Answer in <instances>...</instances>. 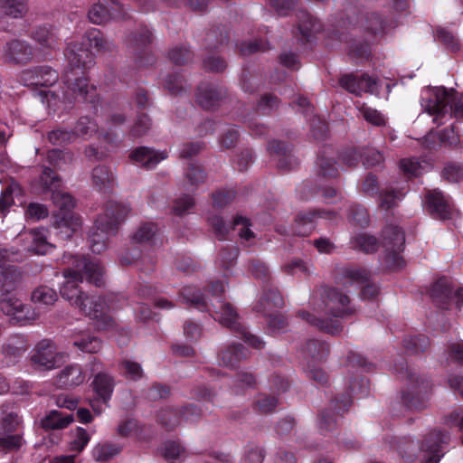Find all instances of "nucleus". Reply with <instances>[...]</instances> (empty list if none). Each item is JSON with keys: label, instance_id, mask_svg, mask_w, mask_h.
<instances>
[{"label": "nucleus", "instance_id": "f257e3e1", "mask_svg": "<svg viewBox=\"0 0 463 463\" xmlns=\"http://www.w3.org/2000/svg\"><path fill=\"white\" fill-rule=\"evenodd\" d=\"M64 55L68 61V67L63 76L67 88L83 101L94 103L96 88L90 85L88 79L83 75L84 71L90 69L95 64L94 53L85 42H73L67 45Z\"/></svg>", "mask_w": 463, "mask_h": 463}, {"label": "nucleus", "instance_id": "f03ea898", "mask_svg": "<svg viewBox=\"0 0 463 463\" xmlns=\"http://www.w3.org/2000/svg\"><path fill=\"white\" fill-rule=\"evenodd\" d=\"M44 190L51 192V199L56 207L52 212V224L57 229H65L67 238H71L80 226V217L73 212L74 201L71 194L60 190L61 179L50 167L43 169L40 176Z\"/></svg>", "mask_w": 463, "mask_h": 463}, {"label": "nucleus", "instance_id": "7ed1b4c3", "mask_svg": "<svg viewBox=\"0 0 463 463\" xmlns=\"http://www.w3.org/2000/svg\"><path fill=\"white\" fill-rule=\"evenodd\" d=\"M394 372L399 377L406 378L411 383L408 391L401 392L402 406L411 411L425 410L428 407V398L425 395L432 388L430 382L409 368L402 358L394 364Z\"/></svg>", "mask_w": 463, "mask_h": 463}, {"label": "nucleus", "instance_id": "20e7f679", "mask_svg": "<svg viewBox=\"0 0 463 463\" xmlns=\"http://www.w3.org/2000/svg\"><path fill=\"white\" fill-rule=\"evenodd\" d=\"M63 258L67 259L65 261L69 265L63 269V276L76 277L80 282L86 279L96 287H100L103 284L102 268L95 259L78 254L65 255Z\"/></svg>", "mask_w": 463, "mask_h": 463}, {"label": "nucleus", "instance_id": "39448f33", "mask_svg": "<svg viewBox=\"0 0 463 463\" xmlns=\"http://www.w3.org/2000/svg\"><path fill=\"white\" fill-rule=\"evenodd\" d=\"M152 41L153 33L145 25L129 34L127 44L137 67H147L155 62L156 59L150 50Z\"/></svg>", "mask_w": 463, "mask_h": 463}, {"label": "nucleus", "instance_id": "423d86ee", "mask_svg": "<svg viewBox=\"0 0 463 463\" xmlns=\"http://www.w3.org/2000/svg\"><path fill=\"white\" fill-rule=\"evenodd\" d=\"M448 107L456 118L463 119V93L440 87L436 90L435 100L430 101L426 110L438 118L443 117L448 112Z\"/></svg>", "mask_w": 463, "mask_h": 463}, {"label": "nucleus", "instance_id": "0eeeda50", "mask_svg": "<svg viewBox=\"0 0 463 463\" xmlns=\"http://www.w3.org/2000/svg\"><path fill=\"white\" fill-rule=\"evenodd\" d=\"M215 313L216 320L227 328L238 332L248 345L256 349L264 347L265 343L260 337L248 332L246 328L239 323V315L231 303L221 302Z\"/></svg>", "mask_w": 463, "mask_h": 463}, {"label": "nucleus", "instance_id": "6e6552de", "mask_svg": "<svg viewBox=\"0 0 463 463\" xmlns=\"http://www.w3.org/2000/svg\"><path fill=\"white\" fill-rule=\"evenodd\" d=\"M352 404L351 395L348 392L335 396L330 402L329 407L321 410L317 414L318 427L322 433L336 430L338 418Z\"/></svg>", "mask_w": 463, "mask_h": 463}, {"label": "nucleus", "instance_id": "1a4fd4ad", "mask_svg": "<svg viewBox=\"0 0 463 463\" xmlns=\"http://www.w3.org/2000/svg\"><path fill=\"white\" fill-rule=\"evenodd\" d=\"M355 313V309L348 307L345 309L332 310L331 317L326 318H318L315 315L306 311L299 310L297 316L307 322L309 325L317 327L320 331L331 335H338L343 331V325L338 319L352 316Z\"/></svg>", "mask_w": 463, "mask_h": 463}, {"label": "nucleus", "instance_id": "9d476101", "mask_svg": "<svg viewBox=\"0 0 463 463\" xmlns=\"http://www.w3.org/2000/svg\"><path fill=\"white\" fill-rule=\"evenodd\" d=\"M453 286L450 280L443 276L438 279L430 289V297L435 307L440 309H449L452 300L456 298L458 308L463 305V288H458L453 293Z\"/></svg>", "mask_w": 463, "mask_h": 463}, {"label": "nucleus", "instance_id": "9b49d317", "mask_svg": "<svg viewBox=\"0 0 463 463\" xmlns=\"http://www.w3.org/2000/svg\"><path fill=\"white\" fill-rule=\"evenodd\" d=\"M79 308L85 316L96 321L95 326L98 330H109L116 325L107 312L109 307L102 297L85 296Z\"/></svg>", "mask_w": 463, "mask_h": 463}, {"label": "nucleus", "instance_id": "f8f14e48", "mask_svg": "<svg viewBox=\"0 0 463 463\" xmlns=\"http://www.w3.org/2000/svg\"><path fill=\"white\" fill-rule=\"evenodd\" d=\"M130 212L128 204L109 201L105 205V213L95 221L99 229L105 232H117L118 226L126 220Z\"/></svg>", "mask_w": 463, "mask_h": 463}, {"label": "nucleus", "instance_id": "ddd939ff", "mask_svg": "<svg viewBox=\"0 0 463 463\" xmlns=\"http://www.w3.org/2000/svg\"><path fill=\"white\" fill-rule=\"evenodd\" d=\"M335 216V212L323 209H313L307 212H299L291 225V232L297 236H308L316 228L317 218L332 219Z\"/></svg>", "mask_w": 463, "mask_h": 463}, {"label": "nucleus", "instance_id": "4468645a", "mask_svg": "<svg viewBox=\"0 0 463 463\" xmlns=\"http://www.w3.org/2000/svg\"><path fill=\"white\" fill-rule=\"evenodd\" d=\"M33 50L26 42L14 39L4 47L3 59L7 64L24 65L32 61Z\"/></svg>", "mask_w": 463, "mask_h": 463}, {"label": "nucleus", "instance_id": "2eb2a0df", "mask_svg": "<svg viewBox=\"0 0 463 463\" xmlns=\"http://www.w3.org/2000/svg\"><path fill=\"white\" fill-rule=\"evenodd\" d=\"M449 436L447 432L433 430L424 436L420 449L429 455L423 463H438L442 457L441 445L447 443Z\"/></svg>", "mask_w": 463, "mask_h": 463}, {"label": "nucleus", "instance_id": "dca6fc26", "mask_svg": "<svg viewBox=\"0 0 463 463\" xmlns=\"http://www.w3.org/2000/svg\"><path fill=\"white\" fill-rule=\"evenodd\" d=\"M32 364L40 371L51 370L56 367V351L52 342L50 340L41 341L31 356Z\"/></svg>", "mask_w": 463, "mask_h": 463}, {"label": "nucleus", "instance_id": "f3484780", "mask_svg": "<svg viewBox=\"0 0 463 463\" xmlns=\"http://www.w3.org/2000/svg\"><path fill=\"white\" fill-rule=\"evenodd\" d=\"M425 198L428 211L432 217L442 221L451 218V206L441 191L429 190Z\"/></svg>", "mask_w": 463, "mask_h": 463}, {"label": "nucleus", "instance_id": "a211bd4d", "mask_svg": "<svg viewBox=\"0 0 463 463\" xmlns=\"http://www.w3.org/2000/svg\"><path fill=\"white\" fill-rule=\"evenodd\" d=\"M226 90L212 83H203L198 87L197 100L204 109H212L220 105Z\"/></svg>", "mask_w": 463, "mask_h": 463}, {"label": "nucleus", "instance_id": "6ab92c4d", "mask_svg": "<svg viewBox=\"0 0 463 463\" xmlns=\"http://www.w3.org/2000/svg\"><path fill=\"white\" fill-rule=\"evenodd\" d=\"M0 309L5 315L13 317L18 322L26 321L31 318L29 316L30 307L24 305L22 300L10 294L1 295Z\"/></svg>", "mask_w": 463, "mask_h": 463}, {"label": "nucleus", "instance_id": "aec40b11", "mask_svg": "<svg viewBox=\"0 0 463 463\" xmlns=\"http://www.w3.org/2000/svg\"><path fill=\"white\" fill-rule=\"evenodd\" d=\"M166 152H157L147 146L137 147L130 154V158L133 161L146 169L155 167L160 161L166 158Z\"/></svg>", "mask_w": 463, "mask_h": 463}, {"label": "nucleus", "instance_id": "412c9836", "mask_svg": "<svg viewBox=\"0 0 463 463\" xmlns=\"http://www.w3.org/2000/svg\"><path fill=\"white\" fill-rule=\"evenodd\" d=\"M262 290V295L254 307L257 312L265 313L272 308H281L284 306V299L278 288L263 285Z\"/></svg>", "mask_w": 463, "mask_h": 463}, {"label": "nucleus", "instance_id": "4be33fe9", "mask_svg": "<svg viewBox=\"0 0 463 463\" xmlns=\"http://www.w3.org/2000/svg\"><path fill=\"white\" fill-rule=\"evenodd\" d=\"M86 44L93 47L99 53H112L117 46L113 41L105 37V35L97 28H91L86 31L83 36Z\"/></svg>", "mask_w": 463, "mask_h": 463}, {"label": "nucleus", "instance_id": "5701e85b", "mask_svg": "<svg viewBox=\"0 0 463 463\" xmlns=\"http://www.w3.org/2000/svg\"><path fill=\"white\" fill-rule=\"evenodd\" d=\"M23 280V272L14 265H8L0 270V293L11 294Z\"/></svg>", "mask_w": 463, "mask_h": 463}, {"label": "nucleus", "instance_id": "b1692460", "mask_svg": "<svg viewBox=\"0 0 463 463\" xmlns=\"http://www.w3.org/2000/svg\"><path fill=\"white\" fill-rule=\"evenodd\" d=\"M91 386L97 399L102 401L104 404H107L111 398L115 380L111 375L106 373H99L94 376Z\"/></svg>", "mask_w": 463, "mask_h": 463}, {"label": "nucleus", "instance_id": "393cba45", "mask_svg": "<svg viewBox=\"0 0 463 463\" xmlns=\"http://www.w3.org/2000/svg\"><path fill=\"white\" fill-rule=\"evenodd\" d=\"M25 80H31V84L42 87L52 86L58 80V73L49 66H37L24 72Z\"/></svg>", "mask_w": 463, "mask_h": 463}, {"label": "nucleus", "instance_id": "a878e982", "mask_svg": "<svg viewBox=\"0 0 463 463\" xmlns=\"http://www.w3.org/2000/svg\"><path fill=\"white\" fill-rule=\"evenodd\" d=\"M84 379L81 367L78 364H71L62 369L56 376V384L60 388H74L81 384Z\"/></svg>", "mask_w": 463, "mask_h": 463}, {"label": "nucleus", "instance_id": "bb28decb", "mask_svg": "<svg viewBox=\"0 0 463 463\" xmlns=\"http://www.w3.org/2000/svg\"><path fill=\"white\" fill-rule=\"evenodd\" d=\"M65 281L60 288L61 298L68 300L71 306L79 307L85 298L84 292L79 288L80 280L72 276H64Z\"/></svg>", "mask_w": 463, "mask_h": 463}, {"label": "nucleus", "instance_id": "cd10ccee", "mask_svg": "<svg viewBox=\"0 0 463 463\" xmlns=\"http://www.w3.org/2000/svg\"><path fill=\"white\" fill-rule=\"evenodd\" d=\"M249 354L248 349L241 344H232L222 350L219 357L223 366L231 369L236 368L238 364L247 359Z\"/></svg>", "mask_w": 463, "mask_h": 463}, {"label": "nucleus", "instance_id": "c85d7f7f", "mask_svg": "<svg viewBox=\"0 0 463 463\" xmlns=\"http://www.w3.org/2000/svg\"><path fill=\"white\" fill-rule=\"evenodd\" d=\"M0 434L17 433L22 425V420L18 413L12 409V403L5 402L1 406Z\"/></svg>", "mask_w": 463, "mask_h": 463}, {"label": "nucleus", "instance_id": "c756f323", "mask_svg": "<svg viewBox=\"0 0 463 463\" xmlns=\"http://www.w3.org/2000/svg\"><path fill=\"white\" fill-rule=\"evenodd\" d=\"M298 30L306 42H309L314 33L322 31V24L316 17L304 10H299L298 14Z\"/></svg>", "mask_w": 463, "mask_h": 463}, {"label": "nucleus", "instance_id": "7c9ffc66", "mask_svg": "<svg viewBox=\"0 0 463 463\" xmlns=\"http://www.w3.org/2000/svg\"><path fill=\"white\" fill-rule=\"evenodd\" d=\"M185 182L184 189L189 192L195 190L199 184H203L207 179V173L203 165L195 163H189L184 174Z\"/></svg>", "mask_w": 463, "mask_h": 463}, {"label": "nucleus", "instance_id": "2f4dec72", "mask_svg": "<svg viewBox=\"0 0 463 463\" xmlns=\"http://www.w3.org/2000/svg\"><path fill=\"white\" fill-rule=\"evenodd\" d=\"M320 298L324 304V307H318L320 309L335 306H346L350 299L347 295L343 294L338 288L321 287L319 290Z\"/></svg>", "mask_w": 463, "mask_h": 463}, {"label": "nucleus", "instance_id": "473e14b6", "mask_svg": "<svg viewBox=\"0 0 463 463\" xmlns=\"http://www.w3.org/2000/svg\"><path fill=\"white\" fill-rule=\"evenodd\" d=\"M227 42L228 33L224 27L213 26L206 32L203 45L208 52H215Z\"/></svg>", "mask_w": 463, "mask_h": 463}, {"label": "nucleus", "instance_id": "72a5a7b5", "mask_svg": "<svg viewBox=\"0 0 463 463\" xmlns=\"http://www.w3.org/2000/svg\"><path fill=\"white\" fill-rule=\"evenodd\" d=\"M73 414L63 415L61 412L53 410L51 411L44 418L41 420V426L44 430H61L66 428L70 423L73 421Z\"/></svg>", "mask_w": 463, "mask_h": 463}, {"label": "nucleus", "instance_id": "f704fd0d", "mask_svg": "<svg viewBox=\"0 0 463 463\" xmlns=\"http://www.w3.org/2000/svg\"><path fill=\"white\" fill-rule=\"evenodd\" d=\"M93 185L99 191H107L113 186L114 175L110 168L99 165L93 168L91 174Z\"/></svg>", "mask_w": 463, "mask_h": 463}, {"label": "nucleus", "instance_id": "c9c22d12", "mask_svg": "<svg viewBox=\"0 0 463 463\" xmlns=\"http://www.w3.org/2000/svg\"><path fill=\"white\" fill-rule=\"evenodd\" d=\"M405 234L398 226L387 225L383 230V246L384 248L404 249Z\"/></svg>", "mask_w": 463, "mask_h": 463}, {"label": "nucleus", "instance_id": "e433bc0d", "mask_svg": "<svg viewBox=\"0 0 463 463\" xmlns=\"http://www.w3.org/2000/svg\"><path fill=\"white\" fill-rule=\"evenodd\" d=\"M327 149L325 147L319 151L317 158V175L325 178H335L338 176L339 172L335 166L334 158L326 156Z\"/></svg>", "mask_w": 463, "mask_h": 463}, {"label": "nucleus", "instance_id": "4c0bfd02", "mask_svg": "<svg viewBox=\"0 0 463 463\" xmlns=\"http://www.w3.org/2000/svg\"><path fill=\"white\" fill-rule=\"evenodd\" d=\"M159 228L155 222H143L137 231L132 234L131 238L135 243L154 244L158 234Z\"/></svg>", "mask_w": 463, "mask_h": 463}, {"label": "nucleus", "instance_id": "58836bf2", "mask_svg": "<svg viewBox=\"0 0 463 463\" xmlns=\"http://www.w3.org/2000/svg\"><path fill=\"white\" fill-rule=\"evenodd\" d=\"M302 351L314 361L322 362L327 358L330 348L325 341L310 339L306 342Z\"/></svg>", "mask_w": 463, "mask_h": 463}, {"label": "nucleus", "instance_id": "ea45409f", "mask_svg": "<svg viewBox=\"0 0 463 463\" xmlns=\"http://www.w3.org/2000/svg\"><path fill=\"white\" fill-rule=\"evenodd\" d=\"M24 444L23 432L0 434V453H16Z\"/></svg>", "mask_w": 463, "mask_h": 463}, {"label": "nucleus", "instance_id": "a19ab883", "mask_svg": "<svg viewBox=\"0 0 463 463\" xmlns=\"http://www.w3.org/2000/svg\"><path fill=\"white\" fill-rule=\"evenodd\" d=\"M72 345L82 352L96 354L101 349L102 341L95 335L82 334L73 337Z\"/></svg>", "mask_w": 463, "mask_h": 463}, {"label": "nucleus", "instance_id": "79ce46f5", "mask_svg": "<svg viewBox=\"0 0 463 463\" xmlns=\"http://www.w3.org/2000/svg\"><path fill=\"white\" fill-rule=\"evenodd\" d=\"M23 194L21 185L16 182H12L2 192L0 197V214L5 217L9 208L14 204V196Z\"/></svg>", "mask_w": 463, "mask_h": 463}, {"label": "nucleus", "instance_id": "37998d69", "mask_svg": "<svg viewBox=\"0 0 463 463\" xmlns=\"http://www.w3.org/2000/svg\"><path fill=\"white\" fill-rule=\"evenodd\" d=\"M73 153L68 149L53 148L47 152L46 161L51 169L55 172V169L61 168L62 165L71 163L73 160ZM46 166H43V169Z\"/></svg>", "mask_w": 463, "mask_h": 463}, {"label": "nucleus", "instance_id": "c03bdc74", "mask_svg": "<svg viewBox=\"0 0 463 463\" xmlns=\"http://www.w3.org/2000/svg\"><path fill=\"white\" fill-rule=\"evenodd\" d=\"M0 10L7 16L21 18L28 7L25 0H0Z\"/></svg>", "mask_w": 463, "mask_h": 463}, {"label": "nucleus", "instance_id": "a18cd8bd", "mask_svg": "<svg viewBox=\"0 0 463 463\" xmlns=\"http://www.w3.org/2000/svg\"><path fill=\"white\" fill-rule=\"evenodd\" d=\"M404 348L411 354H420L430 346V339L425 335H408L403 341Z\"/></svg>", "mask_w": 463, "mask_h": 463}, {"label": "nucleus", "instance_id": "49530a36", "mask_svg": "<svg viewBox=\"0 0 463 463\" xmlns=\"http://www.w3.org/2000/svg\"><path fill=\"white\" fill-rule=\"evenodd\" d=\"M181 295L185 303L201 311H209L208 304L200 290L185 287L182 289Z\"/></svg>", "mask_w": 463, "mask_h": 463}, {"label": "nucleus", "instance_id": "de8ad7c7", "mask_svg": "<svg viewBox=\"0 0 463 463\" xmlns=\"http://www.w3.org/2000/svg\"><path fill=\"white\" fill-rule=\"evenodd\" d=\"M158 423L167 431L175 430L180 424L179 411L173 408H165L157 413Z\"/></svg>", "mask_w": 463, "mask_h": 463}, {"label": "nucleus", "instance_id": "09e8293b", "mask_svg": "<svg viewBox=\"0 0 463 463\" xmlns=\"http://www.w3.org/2000/svg\"><path fill=\"white\" fill-rule=\"evenodd\" d=\"M364 21L365 30L374 36L383 35L388 24V22L375 12L367 13L364 15Z\"/></svg>", "mask_w": 463, "mask_h": 463}, {"label": "nucleus", "instance_id": "8fccbe9b", "mask_svg": "<svg viewBox=\"0 0 463 463\" xmlns=\"http://www.w3.org/2000/svg\"><path fill=\"white\" fill-rule=\"evenodd\" d=\"M344 279H347V282L344 283L346 287L347 283H357L363 284L368 282L371 277L370 271L362 267H346L342 271Z\"/></svg>", "mask_w": 463, "mask_h": 463}, {"label": "nucleus", "instance_id": "3c124183", "mask_svg": "<svg viewBox=\"0 0 463 463\" xmlns=\"http://www.w3.org/2000/svg\"><path fill=\"white\" fill-rule=\"evenodd\" d=\"M47 138L53 146L67 145L76 140V134L59 127L49 131Z\"/></svg>", "mask_w": 463, "mask_h": 463}, {"label": "nucleus", "instance_id": "603ef678", "mask_svg": "<svg viewBox=\"0 0 463 463\" xmlns=\"http://www.w3.org/2000/svg\"><path fill=\"white\" fill-rule=\"evenodd\" d=\"M169 60L177 66H184L194 60V52L187 47L175 46L168 52Z\"/></svg>", "mask_w": 463, "mask_h": 463}, {"label": "nucleus", "instance_id": "864d4df0", "mask_svg": "<svg viewBox=\"0 0 463 463\" xmlns=\"http://www.w3.org/2000/svg\"><path fill=\"white\" fill-rule=\"evenodd\" d=\"M121 451V447L110 443H99L93 449V456L98 461H109Z\"/></svg>", "mask_w": 463, "mask_h": 463}, {"label": "nucleus", "instance_id": "5fc2aeb1", "mask_svg": "<svg viewBox=\"0 0 463 463\" xmlns=\"http://www.w3.org/2000/svg\"><path fill=\"white\" fill-rule=\"evenodd\" d=\"M152 128L151 118L144 112L138 113L131 128L130 134L134 137H141L146 135Z\"/></svg>", "mask_w": 463, "mask_h": 463}, {"label": "nucleus", "instance_id": "6e6d98bb", "mask_svg": "<svg viewBox=\"0 0 463 463\" xmlns=\"http://www.w3.org/2000/svg\"><path fill=\"white\" fill-rule=\"evenodd\" d=\"M363 156V150L361 147H346L344 148L338 155V160L349 168H354L358 165Z\"/></svg>", "mask_w": 463, "mask_h": 463}, {"label": "nucleus", "instance_id": "4d7b16f0", "mask_svg": "<svg viewBox=\"0 0 463 463\" xmlns=\"http://www.w3.org/2000/svg\"><path fill=\"white\" fill-rule=\"evenodd\" d=\"M31 298L33 302L43 305H52L58 298L56 292L47 286L36 288Z\"/></svg>", "mask_w": 463, "mask_h": 463}, {"label": "nucleus", "instance_id": "13d9d810", "mask_svg": "<svg viewBox=\"0 0 463 463\" xmlns=\"http://www.w3.org/2000/svg\"><path fill=\"white\" fill-rule=\"evenodd\" d=\"M31 234L33 236V241L29 248L30 251L38 255H44L51 248H52V245L47 241L43 232L32 230Z\"/></svg>", "mask_w": 463, "mask_h": 463}, {"label": "nucleus", "instance_id": "bf43d9fd", "mask_svg": "<svg viewBox=\"0 0 463 463\" xmlns=\"http://www.w3.org/2000/svg\"><path fill=\"white\" fill-rule=\"evenodd\" d=\"M349 221L355 226L365 228L369 225L370 216L365 207L355 204L349 208Z\"/></svg>", "mask_w": 463, "mask_h": 463}, {"label": "nucleus", "instance_id": "052dcab7", "mask_svg": "<svg viewBox=\"0 0 463 463\" xmlns=\"http://www.w3.org/2000/svg\"><path fill=\"white\" fill-rule=\"evenodd\" d=\"M95 228L97 232H92L89 236L90 247L93 253L99 254L106 249L107 234L115 233V232H105L96 225Z\"/></svg>", "mask_w": 463, "mask_h": 463}, {"label": "nucleus", "instance_id": "680f3d73", "mask_svg": "<svg viewBox=\"0 0 463 463\" xmlns=\"http://www.w3.org/2000/svg\"><path fill=\"white\" fill-rule=\"evenodd\" d=\"M165 88L172 95H178L185 91V80L178 72L169 73L165 79Z\"/></svg>", "mask_w": 463, "mask_h": 463}, {"label": "nucleus", "instance_id": "e2e57ef3", "mask_svg": "<svg viewBox=\"0 0 463 463\" xmlns=\"http://www.w3.org/2000/svg\"><path fill=\"white\" fill-rule=\"evenodd\" d=\"M354 246L365 253H373L378 250V241L373 235L362 233L354 238Z\"/></svg>", "mask_w": 463, "mask_h": 463}, {"label": "nucleus", "instance_id": "0e129e2a", "mask_svg": "<svg viewBox=\"0 0 463 463\" xmlns=\"http://www.w3.org/2000/svg\"><path fill=\"white\" fill-rule=\"evenodd\" d=\"M88 17L92 24H102L109 21L112 16L105 5L98 3L89 10Z\"/></svg>", "mask_w": 463, "mask_h": 463}, {"label": "nucleus", "instance_id": "69168bd1", "mask_svg": "<svg viewBox=\"0 0 463 463\" xmlns=\"http://www.w3.org/2000/svg\"><path fill=\"white\" fill-rule=\"evenodd\" d=\"M363 82L364 81H360V77H357L353 73L344 74L339 79V85L355 96H361V84H363Z\"/></svg>", "mask_w": 463, "mask_h": 463}, {"label": "nucleus", "instance_id": "338daca9", "mask_svg": "<svg viewBox=\"0 0 463 463\" xmlns=\"http://www.w3.org/2000/svg\"><path fill=\"white\" fill-rule=\"evenodd\" d=\"M441 175L449 183H458L463 179V165L453 162L447 163Z\"/></svg>", "mask_w": 463, "mask_h": 463}, {"label": "nucleus", "instance_id": "774afa93", "mask_svg": "<svg viewBox=\"0 0 463 463\" xmlns=\"http://www.w3.org/2000/svg\"><path fill=\"white\" fill-rule=\"evenodd\" d=\"M279 401L273 395H268L264 393L259 394L255 401V408L262 414L272 412L278 406Z\"/></svg>", "mask_w": 463, "mask_h": 463}]
</instances>
